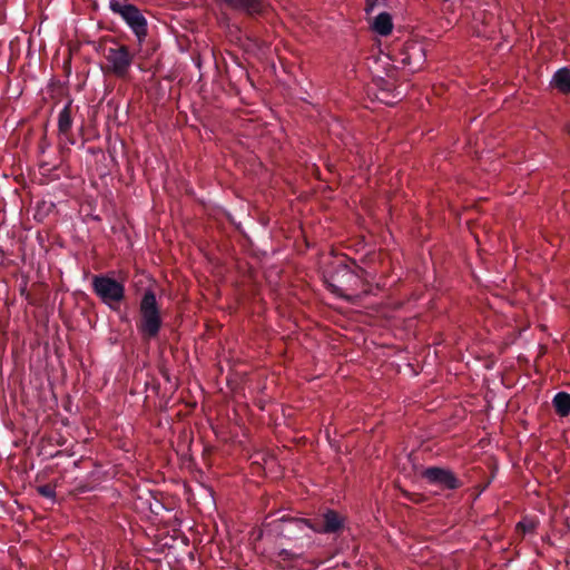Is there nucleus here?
Wrapping results in <instances>:
<instances>
[{
    "instance_id": "obj_1",
    "label": "nucleus",
    "mask_w": 570,
    "mask_h": 570,
    "mask_svg": "<svg viewBox=\"0 0 570 570\" xmlns=\"http://www.w3.org/2000/svg\"><path fill=\"white\" fill-rule=\"evenodd\" d=\"M396 68L401 67L411 72L420 70L425 62V47L417 39L394 41L386 53Z\"/></svg>"
},
{
    "instance_id": "obj_2",
    "label": "nucleus",
    "mask_w": 570,
    "mask_h": 570,
    "mask_svg": "<svg viewBox=\"0 0 570 570\" xmlns=\"http://www.w3.org/2000/svg\"><path fill=\"white\" fill-rule=\"evenodd\" d=\"M109 8L122 18L141 45L147 37V20L141 11L136 6L121 3L119 0H110Z\"/></svg>"
},
{
    "instance_id": "obj_3",
    "label": "nucleus",
    "mask_w": 570,
    "mask_h": 570,
    "mask_svg": "<svg viewBox=\"0 0 570 570\" xmlns=\"http://www.w3.org/2000/svg\"><path fill=\"white\" fill-rule=\"evenodd\" d=\"M92 287L96 295L111 308H117L124 299V285L109 276H94Z\"/></svg>"
},
{
    "instance_id": "obj_4",
    "label": "nucleus",
    "mask_w": 570,
    "mask_h": 570,
    "mask_svg": "<svg viewBox=\"0 0 570 570\" xmlns=\"http://www.w3.org/2000/svg\"><path fill=\"white\" fill-rule=\"evenodd\" d=\"M141 322L139 330L146 336H156L159 332L161 320L157 307L156 296L153 292H146L140 303Z\"/></svg>"
},
{
    "instance_id": "obj_5",
    "label": "nucleus",
    "mask_w": 570,
    "mask_h": 570,
    "mask_svg": "<svg viewBox=\"0 0 570 570\" xmlns=\"http://www.w3.org/2000/svg\"><path fill=\"white\" fill-rule=\"evenodd\" d=\"M108 69L118 77L127 75L131 66L132 56L126 46L109 48L106 53Z\"/></svg>"
},
{
    "instance_id": "obj_6",
    "label": "nucleus",
    "mask_w": 570,
    "mask_h": 570,
    "mask_svg": "<svg viewBox=\"0 0 570 570\" xmlns=\"http://www.w3.org/2000/svg\"><path fill=\"white\" fill-rule=\"evenodd\" d=\"M335 281L337 284H331L333 292L340 296L348 297V291L358 283V277L344 266L337 271Z\"/></svg>"
},
{
    "instance_id": "obj_7",
    "label": "nucleus",
    "mask_w": 570,
    "mask_h": 570,
    "mask_svg": "<svg viewBox=\"0 0 570 570\" xmlns=\"http://www.w3.org/2000/svg\"><path fill=\"white\" fill-rule=\"evenodd\" d=\"M423 476L430 483L440 485L444 489H455L458 487L455 476L448 470L430 468L423 472Z\"/></svg>"
},
{
    "instance_id": "obj_8",
    "label": "nucleus",
    "mask_w": 570,
    "mask_h": 570,
    "mask_svg": "<svg viewBox=\"0 0 570 570\" xmlns=\"http://www.w3.org/2000/svg\"><path fill=\"white\" fill-rule=\"evenodd\" d=\"M314 531L317 532H325V533H332L336 532L342 527V518L334 511H327L323 515V523L311 525Z\"/></svg>"
},
{
    "instance_id": "obj_9",
    "label": "nucleus",
    "mask_w": 570,
    "mask_h": 570,
    "mask_svg": "<svg viewBox=\"0 0 570 570\" xmlns=\"http://www.w3.org/2000/svg\"><path fill=\"white\" fill-rule=\"evenodd\" d=\"M371 28L380 36H389L393 30V20L387 12H380L371 22Z\"/></svg>"
},
{
    "instance_id": "obj_10",
    "label": "nucleus",
    "mask_w": 570,
    "mask_h": 570,
    "mask_svg": "<svg viewBox=\"0 0 570 570\" xmlns=\"http://www.w3.org/2000/svg\"><path fill=\"white\" fill-rule=\"evenodd\" d=\"M552 403L559 415L567 416L570 414V394L559 392L554 395Z\"/></svg>"
},
{
    "instance_id": "obj_11",
    "label": "nucleus",
    "mask_w": 570,
    "mask_h": 570,
    "mask_svg": "<svg viewBox=\"0 0 570 570\" xmlns=\"http://www.w3.org/2000/svg\"><path fill=\"white\" fill-rule=\"evenodd\" d=\"M554 86L564 94H570V70L568 68L559 69L552 79Z\"/></svg>"
},
{
    "instance_id": "obj_12",
    "label": "nucleus",
    "mask_w": 570,
    "mask_h": 570,
    "mask_svg": "<svg viewBox=\"0 0 570 570\" xmlns=\"http://www.w3.org/2000/svg\"><path fill=\"white\" fill-rule=\"evenodd\" d=\"M72 125L70 105L65 106L58 116V128L61 134H67Z\"/></svg>"
},
{
    "instance_id": "obj_13",
    "label": "nucleus",
    "mask_w": 570,
    "mask_h": 570,
    "mask_svg": "<svg viewBox=\"0 0 570 570\" xmlns=\"http://www.w3.org/2000/svg\"><path fill=\"white\" fill-rule=\"evenodd\" d=\"M277 558L279 564L285 568L293 566V562L297 557L288 550H281L277 554Z\"/></svg>"
},
{
    "instance_id": "obj_14",
    "label": "nucleus",
    "mask_w": 570,
    "mask_h": 570,
    "mask_svg": "<svg viewBox=\"0 0 570 570\" xmlns=\"http://www.w3.org/2000/svg\"><path fill=\"white\" fill-rule=\"evenodd\" d=\"M37 490H38L39 494H41L42 497H45L47 499L53 500L56 497L55 488L50 484L40 485V487H38Z\"/></svg>"
},
{
    "instance_id": "obj_15",
    "label": "nucleus",
    "mask_w": 570,
    "mask_h": 570,
    "mask_svg": "<svg viewBox=\"0 0 570 570\" xmlns=\"http://www.w3.org/2000/svg\"><path fill=\"white\" fill-rule=\"evenodd\" d=\"M365 11L367 14L372 13L375 9L385 6V0H365Z\"/></svg>"
},
{
    "instance_id": "obj_16",
    "label": "nucleus",
    "mask_w": 570,
    "mask_h": 570,
    "mask_svg": "<svg viewBox=\"0 0 570 570\" xmlns=\"http://www.w3.org/2000/svg\"><path fill=\"white\" fill-rule=\"evenodd\" d=\"M518 527L522 528L524 532H530L534 529V523L532 521H521Z\"/></svg>"
},
{
    "instance_id": "obj_17",
    "label": "nucleus",
    "mask_w": 570,
    "mask_h": 570,
    "mask_svg": "<svg viewBox=\"0 0 570 570\" xmlns=\"http://www.w3.org/2000/svg\"><path fill=\"white\" fill-rule=\"evenodd\" d=\"M294 523H295L296 525H298V527H299L301 524H308V523H307L306 521H304V520H296V521H294Z\"/></svg>"
},
{
    "instance_id": "obj_18",
    "label": "nucleus",
    "mask_w": 570,
    "mask_h": 570,
    "mask_svg": "<svg viewBox=\"0 0 570 570\" xmlns=\"http://www.w3.org/2000/svg\"><path fill=\"white\" fill-rule=\"evenodd\" d=\"M568 131H569V134H570V125H569Z\"/></svg>"
}]
</instances>
